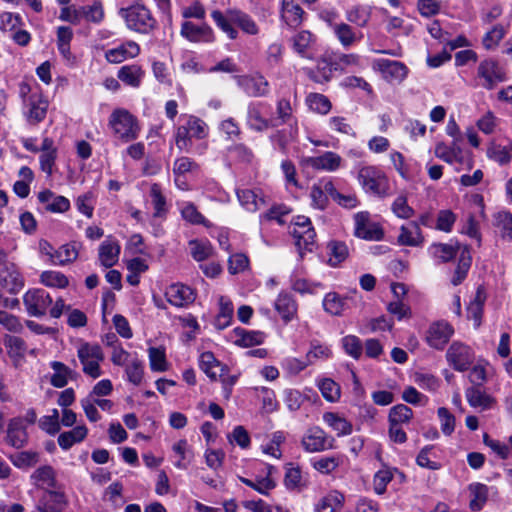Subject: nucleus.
<instances>
[{"mask_svg":"<svg viewBox=\"0 0 512 512\" xmlns=\"http://www.w3.org/2000/svg\"><path fill=\"white\" fill-rule=\"evenodd\" d=\"M19 95L23 103V114L30 124L42 122L48 111L49 102L40 88L31 86L27 82L19 85Z\"/></svg>","mask_w":512,"mask_h":512,"instance_id":"nucleus-1","label":"nucleus"},{"mask_svg":"<svg viewBox=\"0 0 512 512\" xmlns=\"http://www.w3.org/2000/svg\"><path fill=\"white\" fill-rule=\"evenodd\" d=\"M183 124L175 131V143L180 151L193 152L192 139L202 140L208 136V126L200 118L193 115H182Z\"/></svg>","mask_w":512,"mask_h":512,"instance_id":"nucleus-2","label":"nucleus"},{"mask_svg":"<svg viewBox=\"0 0 512 512\" xmlns=\"http://www.w3.org/2000/svg\"><path fill=\"white\" fill-rule=\"evenodd\" d=\"M211 17L215 24L226 33L230 39H235L237 31L233 28V24L240 27L244 32L249 34L256 33V26L254 21L245 13L240 10L230 9L226 14L219 10H213Z\"/></svg>","mask_w":512,"mask_h":512,"instance_id":"nucleus-3","label":"nucleus"},{"mask_svg":"<svg viewBox=\"0 0 512 512\" xmlns=\"http://www.w3.org/2000/svg\"><path fill=\"white\" fill-rule=\"evenodd\" d=\"M109 126L115 137L124 143L136 140L141 131L137 118L124 108L115 109L111 113Z\"/></svg>","mask_w":512,"mask_h":512,"instance_id":"nucleus-4","label":"nucleus"},{"mask_svg":"<svg viewBox=\"0 0 512 512\" xmlns=\"http://www.w3.org/2000/svg\"><path fill=\"white\" fill-rule=\"evenodd\" d=\"M119 15L125 20L128 29L138 33L147 34L156 26V20L150 10L141 3L121 8Z\"/></svg>","mask_w":512,"mask_h":512,"instance_id":"nucleus-5","label":"nucleus"},{"mask_svg":"<svg viewBox=\"0 0 512 512\" xmlns=\"http://www.w3.org/2000/svg\"><path fill=\"white\" fill-rule=\"evenodd\" d=\"M289 232L295 240L300 255L303 251H312L316 245V232L311 220L304 216H295L289 226Z\"/></svg>","mask_w":512,"mask_h":512,"instance_id":"nucleus-6","label":"nucleus"},{"mask_svg":"<svg viewBox=\"0 0 512 512\" xmlns=\"http://www.w3.org/2000/svg\"><path fill=\"white\" fill-rule=\"evenodd\" d=\"M291 213V209L285 204L275 203L266 211L262 212L259 217L260 232L264 243L271 246L276 243L277 236L269 235L272 230V225L275 223L278 226L285 224V217Z\"/></svg>","mask_w":512,"mask_h":512,"instance_id":"nucleus-7","label":"nucleus"},{"mask_svg":"<svg viewBox=\"0 0 512 512\" xmlns=\"http://www.w3.org/2000/svg\"><path fill=\"white\" fill-rule=\"evenodd\" d=\"M358 180L363 189L373 195L384 196L389 188L386 174L376 166L369 165L360 168Z\"/></svg>","mask_w":512,"mask_h":512,"instance_id":"nucleus-8","label":"nucleus"},{"mask_svg":"<svg viewBox=\"0 0 512 512\" xmlns=\"http://www.w3.org/2000/svg\"><path fill=\"white\" fill-rule=\"evenodd\" d=\"M77 356L82 364L85 375L96 379L102 375L100 363L104 360L101 347L97 344L82 343L77 350Z\"/></svg>","mask_w":512,"mask_h":512,"instance_id":"nucleus-9","label":"nucleus"},{"mask_svg":"<svg viewBox=\"0 0 512 512\" xmlns=\"http://www.w3.org/2000/svg\"><path fill=\"white\" fill-rule=\"evenodd\" d=\"M477 76L481 80V86L487 90H492L499 83L508 80L505 67L492 58L484 59L479 63Z\"/></svg>","mask_w":512,"mask_h":512,"instance_id":"nucleus-10","label":"nucleus"},{"mask_svg":"<svg viewBox=\"0 0 512 512\" xmlns=\"http://www.w3.org/2000/svg\"><path fill=\"white\" fill-rule=\"evenodd\" d=\"M25 286V278L19 266L11 260L0 261V287L12 295Z\"/></svg>","mask_w":512,"mask_h":512,"instance_id":"nucleus-11","label":"nucleus"},{"mask_svg":"<svg viewBox=\"0 0 512 512\" xmlns=\"http://www.w3.org/2000/svg\"><path fill=\"white\" fill-rule=\"evenodd\" d=\"M354 235L367 241H380L384 237L381 225L371 220L367 211H361L354 215Z\"/></svg>","mask_w":512,"mask_h":512,"instance_id":"nucleus-12","label":"nucleus"},{"mask_svg":"<svg viewBox=\"0 0 512 512\" xmlns=\"http://www.w3.org/2000/svg\"><path fill=\"white\" fill-rule=\"evenodd\" d=\"M53 300L43 289H30L23 295V303L30 316L40 317L46 314Z\"/></svg>","mask_w":512,"mask_h":512,"instance_id":"nucleus-13","label":"nucleus"},{"mask_svg":"<svg viewBox=\"0 0 512 512\" xmlns=\"http://www.w3.org/2000/svg\"><path fill=\"white\" fill-rule=\"evenodd\" d=\"M372 68L390 83L402 82L408 73V68L404 63L384 58L373 60Z\"/></svg>","mask_w":512,"mask_h":512,"instance_id":"nucleus-14","label":"nucleus"},{"mask_svg":"<svg viewBox=\"0 0 512 512\" xmlns=\"http://www.w3.org/2000/svg\"><path fill=\"white\" fill-rule=\"evenodd\" d=\"M334 439L327 436L324 430L314 426L305 432L302 437L301 445L308 453L322 452L333 448Z\"/></svg>","mask_w":512,"mask_h":512,"instance_id":"nucleus-15","label":"nucleus"},{"mask_svg":"<svg viewBox=\"0 0 512 512\" xmlns=\"http://www.w3.org/2000/svg\"><path fill=\"white\" fill-rule=\"evenodd\" d=\"M454 334L453 327L446 321L432 323L426 333L425 341L433 349L442 350Z\"/></svg>","mask_w":512,"mask_h":512,"instance_id":"nucleus-16","label":"nucleus"},{"mask_svg":"<svg viewBox=\"0 0 512 512\" xmlns=\"http://www.w3.org/2000/svg\"><path fill=\"white\" fill-rule=\"evenodd\" d=\"M448 363L457 371H466L474 360L471 348L460 342H453L447 350Z\"/></svg>","mask_w":512,"mask_h":512,"instance_id":"nucleus-17","label":"nucleus"},{"mask_svg":"<svg viewBox=\"0 0 512 512\" xmlns=\"http://www.w3.org/2000/svg\"><path fill=\"white\" fill-rule=\"evenodd\" d=\"M141 52L140 46L133 40L122 42L116 47L105 51V59L111 64H119L129 59L136 58Z\"/></svg>","mask_w":512,"mask_h":512,"instance_id":"nucleus-18","label":"nucleus"},{"mask_svg":"<svg viewBox=\"0 0 512 512\" xmlns=\"http://www.w3.org/2000/svg\"><path fill=\"white\" fill-rule=\"evenodd\" d=\"M334 193V183L329 179H321L314 183L310 189L311 206L318 210H325L329 204V197Z\"/></svg>","mask_w":512,"mask_h":512,"instance_id":"nucleus-19","label":"nucleus"},{"mask_svg":"<svg viewBox=\"0 0 512 512\" xmlns=\"http://www.w3.org/2000/svg\"><path fill=\"white\" fill-rule=\"evenodd\" d=\"M330 27L336 39L345 49H349L357 45L363 39V33L361 31L355 30L345 22L334 23L331 24Z\"/></svg>","mask_w":512,"mask_h":512,"instance_id":"nucleus-20","label":"nucleus"},{"mask_svg":"<svg viewBox=\"0 0 512 512\" xmlns=\"http://www.w3.org/2000/svg\"><path fill=\"white\" fill-rule=\"evenodd\" d=\"M280 17L290 28H297L304 21L306 13L295 0H282Z\"/></svg>","mask_w":512,"mask_h":512,"instance_id":"nucleus-21","label":"nucleus"},{"mask_svg":"<svg viewBox=\"0 0 512 512\" xmlns=\"http://www.w3.org/2000/svg\"><path fill=\"white\" fill-rule=\"evenodd\" d=\"M342 157L332 151H326L323 154L315 157H309L304 160V163L315 170H323L327 172H334L342 165Z\"/></svg>","mask_w":512,"mask_h":512,"instance_id":"nucleus-22","label":"nucleus"},{"mask_svg":"<svg viewBox=\"0 0 512 512\" xmlns=\"http://www.w3.org/2000/svg\"><path fill=\"white\" fill-rule=\"evenodd\" d=\"M165 297L175 307H186L195 299L193 290L180 283L171 284L167 287Z\"/></svg>","mask_w":512,"mask_h":512,"instance_id":"nucleus-23","label":"nucleus"},{"mask_svg":"<svg viewBox=\"0 0 512 512\" xmlns=\"http://www.w3.org/2000/svg\"><path fill=\"white\" fill-rule=\"evenodd\" d=\"M180 34L190 42L213 41V30L207 24L196 25L190 21H185L181 26Z\"/></svg>","mask_w":512,"mask_h":512,"instance_id":"nucleus-24","label":"nucleus"},{"mask_svg":"<svg viewBox=\"0 0 512 512\" xmlns=\"http://www.w3.org/2000/svg\"><path fill=\"white\" fill-rule=\"evenodd\" d=\"M37 198L38 201L44 205L45 209L51 213H65L71 207L68 198L62 195H56L49 189L40 191Z\"/></svg>","mask_w":512,"mask_h":512,"instance_id":"nucleus-25","label":"nucleus"},{"mask_svg":"<svg viewBox=\"0 0 512 512\" xmlns=\"http://www.w3.org/2000/svg\"><path fill=\"white\" fill-rule=\"evenodd\" d=\"M274 308L284 323H289L296 318L298 312V304L294 297L287 293L281 292L274 302Z\"/></svg>","mask_w":512,"mask_h":512,"instance_id":"nucleus-26","label":"nucleus"},{"mask_svg":"<svg viewBox=\"0 0 512 512\" xmlns=\"http://www.w3.org/2000/svg\"><path fill=\"white\" fill-rule=\"evenodd\" d=\"M67 506L63 492L46 490L40 498L37 508L40 512H62Z\"/></svg>","mask_w":512,"mask_h":512,"instance_id":"nucleus-27","label":"nucleus"},{"mask_svg":"<svg viewBox=\"0 0 512 512\" xmlns=\"http://www.w3.org/2000/svg\"><path fill=\"white\" fill-rule=\"evenodd\" d=\"M28 439L26 425L20 417L12 418L7 427L6 441L14 448H22Z\"/></svg>","mask_w":512,"mask_h":512,"instance_id":"nucleus-28","label":"nucleus"},{"mask_svg":"<svg viewBox=\"0 0 512 512\" xmlns=\"http://www.w3.org/2000/svg\"><path fill=\"white\" fill-rule=\"evenodd\" d=\"M397 241L400 245L419 247L424 242V236L416 221H411L407 225L400 227V233L397 237Z\"/></svg>","mask_w":512,"mask_h":512,"instance_id":"nucleus-29","label":"nucleus"},{"mask_svg":"<svg viewBox=\"0 0 512 512\" xmlns=\"http://www.w3.org/2000/svg\"><path fill=\"white\" fill-rule=\"evenodd\" d=\"M145 77L144 69L138 64L123 65L117 71V78L123 84L139 88Z\"/></svg>","mask_w":512,"mask_h":512,"instance_id":"nucleus-30","label":"nucleus"},{"mask_svg":"<svg viewBox=\"0 0 512 512\" xmlns=\"http://www.w3.org/2000/svg\"><path fill=\"white\" fill-rule=\"evenodd\" d=\"M292 116L291 103L287 99H280L277 102V117L271 119H262L258 117V130L275 127L286 123Z\"/></svg>","mask_w":512,"mask_h":512,"instance_id":"nucleus-31","label":"nucleus"},{"mask_svg":"<svg viewBox=\"0 0 512 512\" xmlns=\"http://www.w3.org/2000/svg\"><path fill=\"white\" fill-rule=\"evenodd\" d=\"M120 245L118 241L108 237L99 247V261L106 268L114 266L120 255Z\"/></svg>","mask_w":512,"mask_h":512,"instance_id":"nucleus-32","label":"nucleus"},{"mask_svg":"<svg viewBox=\"0 0 512 512\" xmlns=\"http://www.w3.org/2000/svg\"><path fill=\"white\" fill-rule=\"evenodd\" d=\"M345 497L337 490H331L314 505V512H338L344 505Z\"/></svg>","mask_w":512,"mask_h":512,"instance_id":"nucleus-33","label":"nucleus"},{"mask_svg":"<svg viewBox=\"0 0 512 512\" xmlns=\"http://www.w3.org/2000/svg\"><path fill=\"white\" fill-rule=\"evenodd\" d=\"M172 452L175 457L174 466L178 469L185 470L194 459L192 447L186 439H181L172 445Z\"/></svg>","mask_w":512,"mask_h":512,"instance_id":"nucleus-34","label":"nucleus"},{"mask_svg":"<svg viewBox=\"0 0 512 512\" xmlns=\"http://www.w3.org/2000/svg\"><path fill=\"white\" fill-rule=\"evenodd\" d=\"M486 292L483 286H478L474 298L467 307V317L474 321L475 328L480 327L483 317V307L486 301Z\"/></svg>","mask_w":512,"mask_h":512,"instance_id":"nucleus-35","label":"nucleus"},{"mask_svg":"<svg viewBox=\"0 0 512 512\" xmlns=\"http://www.w3.org/2000/svg\"><path fill=\"white\" fill-rule=\"evenodd\" d=\"M315 41L316 38L310 31L302 30L296 33L292 38L293 49L300 56L304 58H311Z\"/></svg>","mask_w":512,"mask_h":512,"instance_id":"nucleus-36","label":"nucleus"},{"mask_svg":"<svg viewBox=\"0 0 512 512\" xmlns=\"http://www.w3.org/2000/svg\"><path fill=\"white\" fill-rule=\"evenodd\" d=\"M465 397L471 407L481 410H488L495 404V399L479 387L467 388Z\"/></svg>","mask_w":512,"mask_h":512,"instance_id":"nucleus-37","label":"nucleus"},{"mask_svg":"<svg viewBox=\"0 0 512 512\" xmlns=\"http://www.w3.org/2000/svg\"><path fill=\"white\" fill-rule=\"evenodd\" d=\"M218 305L219 311L215 318V326L218 329H225L232 323L234 306L232 301L226 296L219 297Z\"/></svg>","mask_w":512,"mask_h":512,"instance_id":"nucleus-38","label":"nucleus"},{"mask_svg":"<svg viewBox=\"0 0 512 512\" xmlns=\"http://www.w3.org/2000/svg\"><path fill=\"white\" fill-rule=\"evenodd\" d=\"M88 434L85 425H78L70 431L61 433L58 436V444L63 450H69L74 444L82 442Z\"/></svg>","mask_w":512,"mask_h":512,"instance_id":"nucleus-39","label":"nucleus"},{"mask_svg":"<svg viewBox=\"0 0 512 512\" xmlns=\"http://www.w3.org/2000/svg\"><path fill=\"white\" fill-rule=\"evenodd\" d=\"M50 367L53 370L50 383L56 388H62L66 386L68 381L73 377L74 372L62 362L52 361L50 363Z\"/></svg>","mask_w":512,"mask_h":512,"instance_id":"nucleus-40","label":"nucleus"},{"mask_svg":"<svg viewBox=\"0 0 512 512\" xmlns=\"http://www.w3.org/2000/svg\"><path fill=\"white\" fill-rule=\"evenodd\" d=\"M149 196L154 209L153 218H164L168 212V206L161 186L158 183L151 185Z\"/></svg>","mask_w":512,"mask_h":512,"instance_id":"nucleus-41","label":"nucleus"},{"mask_svg":"<svg viewBox=\"0 0 512 512\" xmlns=\"http://www.w3.org/2000/svg\"><path fill=\"white\" fill-rule=\"evenodd\" d=\"M394 473H397L401 479H404V474L397 468L384 467L375 473L373 478V488L376 494L382 495L386 492L387 485L393 479Z\"/></svg>","mask_w":512,"mask_h":512,"instance_id":"nucleus-42","label":"nucleus"},{"mask_svg":"<svg viewBox=\"0 0 512 512\" xmlns=\"http://www.w3.org/2000/svg\"><path fill=\"white\" fill-rule=\"evenodd\" d=\"M460 248L461 247L458 243H434L429 247V253L434 259L445 263L452 260L457 255Z\"/></svg>","mask_w":512,"mask_h":512,"instance_id":"nucleus-43","label":"nucleus"},{"mask_svg":"<svg viewBox=\"0 0 512 512\" xmlns=\"http://www.w3.org/2000/svg\"><path fill=\"white\" fill-rule=\"evenodd\" d=\"M259 470L265 473V477L260 479L258 475V493L266 494L268 490L276 486L278 471L273 465L267 463H258V471Z\"/></svg>","mask_w":512,"mask_h":512,"instance_id":"nucleus-44","label":"nucleus"},{"mask_svg":"<svg viewBox=\"0 0 512 512\" xmlns=\"http://www.w3.org/2000/svg\"><path fill=\"white\" fill-rule=\"evenodd\" d=\"M471 255L469 249L465 246L461 249L459 254L458 264L451 279L454 286L461 284L466 278L468 271L471 267Z\"/></svg>","mask_w":512,"mask_h":512,"instance_id":"nucleus-45","label":"nucleus"},{"mask_svg":"<svg viewBox=\"0 0 512 512\" xmlns=\"http://www.w3.org/2000/svg\"><path fill=\"white\" fill-rule=\"evenodd\" d=\"M200 369L212 380H216L218 377V370L224 371V367L215 358L212 352H203L199 358Z\"/></svg>","mask_w":512,"mask_h":512,"instance_id":"nucleus-46","label":"nucleus"},{"mask_svg":"<svg viewBox=\"0 0 512 512\" xmlns=\"http://www.w3.org/2000/svg\"><path fill=\"white\" fill-rule=\"evenodd\" d=\"M323 420L339 437L349 435L352 432V424L336 413H324Z\"/></svg>","mask_w":512,"mask_h":512,"instance_id":"nucleus-47","label":"nucleus"},{"mask_svg":"<svg viewBox=\"0 0 512 512\" xmlns=\"http://www.w3.org/2000/svg\"><path fill=\"white\" fill-rule=\"evenodd\" d=\"M228 338L231 343L241 348H250L256 345V332L241 327L233 329Z\"/></svg>","mask_w":512,"mask_h":512,"instance_id":"nucleus-48","label":"nucleus"},{"mask_svg":"<svg viewBox=\"0 0 512 512\" xmlns=\"http://www.w3.org/2000/svg\"><path fill=\"white\" fill-rule=\"evenodd\" d=\"M328 264L336 267L343 262L349 254L347 245L341 241H330L327 244Z\"/></svg>","mask_w":512,"mask_h":512,"instance_id":"nucleus-49","label":"nucleus"},{"mask_svg":"<svg viewBox=\"0 0 512 512\" xmlns=\"http://www.w3.org/2000/svg\"><path fill=\"white\" fill-rule=\"evenodd\" d=\"M469 491L471 494L470 508L474 511L481 510L488 499V486L482 483H473L469 486Z\"/></svg>","mask_w":512,"mask_h":512,"instance_id":"nucleus-50","label":"nucleus"},{"mask_svg":"<svg viewBox=\"0 0 512 512\" xmlns=\"http://www.w3.org/2000/svg\"><path fill=\"white\" fill-rule=\"evenodd\" d=\"M78 257V250L74 244H64L56 249L53 256V265L64 266L74 262Z\"/></svg>","mask_w":512,"mask_h":512,"instance_id":"nucleus-51","label":"nucleus"},{"mask_svg":"<svg viewBox=\"0 0 512 512\" xmlns=\"http://www.w3.org/2000/svg\"><path fill=\"white\" fill-rule=\"evenodd\" d=\"M346 306V299L342 298L335 292L327 293L323 299L324 310L334 316H339L343 313Z\"/></svg>","mask_w":512,"mask_h":512,"instance_id":"nucleus-52","label":"nucleus"},{"mask_svg":"<svg viewBox=\"0 0 512 512\" xmlns=\"http://www.w3.org/2000/svg\"><path fill=\"white\" fill-rule=\"evenodd\" d=\"M487 157L500 165L508 164L512 159L511 147L493 143L487 149Z\"/></svg>","mask_w":512,"mask_h":512,"instance_id":"nucleus-53","label":"nucleus"},{"mask_svg":"<svg viewBox=\"0 0 512 512\" xmlns=\"http://www.w3.org/2000/svg\"><path fill=\"white\" fill-rule=\"evenodd\" d=\"M413 417V411L411 408L404 404H398L393 406L388 415L389 424L402 425L407 424Z\"/></svg>","mask_w":512,"mask_h":512,"instance_id":"nucleus-54","label":"nucleus"},{"mask_svg":"<svg viewBox=\"0 0 512 512\" xmlns=\"http://www.w3.org/2000/svg\"><path fill=\"white\" fill-rule=\"evenodd\" d=\"M31 478L38 487L50 488L55 485V473L51 466L39 467L34 471Z\"/></svg>","mask_w":512,"mask_h":512,"instance_id":"nucleus-55","label":"nucleus"},{"mask_svg":"<svg viewBox=\"0 0 512 512\" xmlns=\"http://www.w3.org/2000/svg\"><path fill=\"white\" fill-rule=\"evenodd\" d=\"M43 285L51 288H65L69 284L68 278L60 271L48 270L40 275Z\"/></svg>","mask_w":512,"mask_h":512,"instance_id":"nucleus-56","label":"nucleus"},{"mask_svg":"<svg viewBox=\"0 0 512 512\" xmlns=\"http://www.w3.org/2000/svg\"><path fill=\"white\" fill-rule=\"evenodd\" d=\"M149 363L152 371L164 372L168 370L165 350L161 347H150L148 350Z\"/></svg>","mask_w":512,"mask_h":512,"instance_id":"nucleus-57","label":"nucleus"},{"mask_svg":"<svg viewBox=\"0 0 512 512\" xmlns=\"http://www.w3.org/2000/svg\"><path fill=\"white\" fill-rule=\"evenodd\" d=\"M59 411L52 409L50 414L45 415L39 420V427L49 435H55L60 431Z\"/></svg>","mask_w":512,"mask_h":512,"instance_id":"nucleus-58","label":"nucleus"},{"mask_svg":"<svg viewBox=\"0 0 512 512\" xmlns=\"http://www.w3.org/2000/svg\"><path fill=\"white\" fill-rule=\"evenodd\" d=\"M494 224L500 229L502 237L512 241V213L499 211L494 215Z\"/></svg>","mask_w":512,"mask_h":512,"instance_id":"nucleus-59","label":"nucleus"},{"mask_svg":"<svg viewBox=\"0 0 512 512\" xmlns=\"http://www.w3.org/2000/svg\"><path fill=\"white\" fill-rule=\"evenodd\" d=\"M318 387L322 396L329 402H336L339 400L341 392L340 386L330 378H324L318 382Z\"/></svg>","mask_w":512,"mask_h":512,"instance_id":"nucleus-60","label":"nucleus"},{"mask_svg":"<svg viewBox=\"0 0 512 512\" xmlns=\"http://www.w3.org/2000/svg\"><path fill=\"white\" fill-rule=\"evenodd\" d=\"M306 102L312 111L323 115L329 113L332 107L330 100L326 96L318 93L309 94Z\"/></svg>","mask_w":512,"mask_h":512,"instance_id":"nucleus-61","label":"nucleus"},{"mask_svg":"<svg viewBox=\"0 0 512 512\" xmlns=\"http://www.w3.org/2000/svg\"><path fill=\"white\" fill-rule=\"evenodd\" d=\"M189 248L191 256L198 262L208 259L213 251L209 242L199 240H191L189 242Z\"/></svg>","mask_w":512,"mask_h":512,"instance_id":"nucleus-62","label":"nucleus"},{"mask_svg":"<svg viewBox=\"0 0 512 512\" xmlns=\"http://www.w3.org/2000/svg\"><path fill=\"white\" fill-rule=\"evenodd\" d=\"M370 8L367 6H355L347 11L346 18L349 22L359 27H364L370 20Z\"/></svg>","mask_w":512,"mask_h":512,"instance_id":"nucleus-63","label":"nucleus"},{"mask_svg":"<svg viewBox=\"0 0 512 512\" xmlns=\"http://www.w3.org/2000/svg\"><path fill=\"white\" fill-rule=\"evenodd\" d=\"M341 463L339 456L320 457L312 462L313 468L321 474L328 475L335 471Z\"/></svg>","mask_w":512,"mask_h":512,"instance_id":"nucleus-64","label":"nucleus"}]
</instances>
